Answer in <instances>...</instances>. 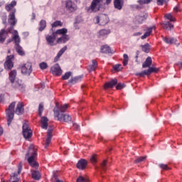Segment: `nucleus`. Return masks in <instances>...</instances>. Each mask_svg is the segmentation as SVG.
I'll list each match as a JSON object with an SVG mask.
<instances>
[{"label": "nucleus", "instance_id": "f257e3e1", "mask_svg": "<svg viewBox=\"0 0 182 182\" xmlns=\"http://www.w3.org/2000/svg\"><path fill=\"white\" fill-rule=\"evenodd\" d=\"M55 107L56 108H54L53 112L58 122H65V123L72 122V117L68 114H65V112H66L68 107H69L68 105L65 104L59 107V105L57 103Z\"/></svg>", "mask_w": 182, "mask_h": 182}, {"label": "nucleus", "instance_id": "f03ea898", "mask_svg": "<svg viewBox=\"0 0 182 182\" xmlns=\"http://www.w3.org/2000/svg\"><path fill=\"white\" fill-rule=\"evenodd\" d=\"M28 156H30L27 159L28 164H30V166L34 168H38V167H39V164L35 161V159H36L38 154L36 153V149H35L34 145L31 144L29 146L28 151L26 154V157H28Z\"/></svg>", "mask_w": 182, "mask_h": 182}, {"label": "nucleus", "instance_id": "7ed1b4c3", "mask_svg": "<svg viewBox=\"0 0 182 182\" xmlns=\"http://www.w3.org/2000/svg\"><path fill=\"white\" fill-rule=\"evenodd\" d=\"M102 5L103 4L100 0H92L90 6L85 8V11H87L88 14H92L93 12H99Z\"/></svg>", "mask_w": 182, "mask_h": 182}, {"label": "nucleus", "instance_id": "20e7f679", "mask_svg": "<svg viewBox=\"0 0 182 182\" xmlns=\"http://www.w3.org/2000/svg\"><path fill=\"white\" fill-rule=\"evenodd\" d=\"M15 105H16V102H11L9 105L8 109H6L8 126H11V123H12V120H14V116L15 113Z\"/></svg>", "mask_w": 182, "mask_h": 182}, {"label": "nucleus", "instance_id": "39448f33", "mask_svg": "<svg viewBox=\"0 0 182 182\" xmlns=\"http://www.w3.org/2000/svg\"><path fill=\"white\" fill-rule=\"evenodd\" d=\"M109 16L106 14H100L94 18L95 23L100 26H105L109 23Z\"/></svg>", "mask_w": 182, "mask_h": 182}, {"label": "nucleus", "instance_id": "423d86ee", "mask_svg": "<svg viewBox=\"0 0 182 182\" xmlns=\"http://www.w3.org/2000/svg\"><path fill=\"white\" fill-rule=\"evenodd\" d=\"M21 73L25 76H31V73H32V63L26 62L24 63L21 68Z\"/></svg>", "mask_w": 182, "mask_h": 182}, {"label": "nucleus", "instance_id": "0eeeda50", "mask_svg": "<svg viewBox=\"0 0 182 182\" xmlns=\"http://www.w3.org/2000/svg\"><path fill=\"white\" fill-rule=\"evenodd\" d=\"M21 171H22V162H20L18 167V173H13L11 175L9 182H19V180H21V178H19V174H21Z\"/></svg>", "mask_w": 182, "mask_h": 182}, {"label": "nucleus", "instance_id": "6e6552de", "mask_svg": "<svg viewBox=\"0 0 182 182\" xmlns=\"http://www.w3.org/2000/svg\"><path fill=\"white\" fill-rule=\"evenodd\" d=\"M11 83H12L11 86L12 87H14V89H16L17 90H21V92L25 91V87H26V86L23 83V81H22L21 80L14 81V82H11Z\"/></svg>", "mask_w": 182, "mask_h": 182}, {"label": "nucleus", "instance_id": "1a4fd4ad", "mask_svg": "<svg viewBox=\"0 0 182 182\" xmlns=\"http://www.w3.org/2000/svg\"><path fill=\"white\" fill-rule=\"evenodd\" d=\"M23 136L24 139H31L32 137V130L29 129V125L24 123L22 127Z\"/></svg>", "mask_w": 182, "mask_h": 182}, {"label": "nucleus", "instance_id": "9d476101", "mask_svg": "<svg viewBox=\"0 0 182 182\" xmlns=\"http://www.w3.org/2000/svg\"><path fill=\"white\" fill-rule=\"evenodd\" d=\"M14 55H8L6 57V60L4 63V68L6 70H11L12 68H14V62H12V59H14Z\"/></svg>", "mask_w": 182, "mask_h": 182}, {"label": "nucleus", "instance_id": "9b49d317", "mask_svg": "<svg viewBox=\"0 0 182 182\" xmlns=\"http://www.w3.org/2000/svg\"><path fill=\"white\" fill-rule=\"evenodd\" d=\"M65 8L68 12H75L77 9L76 4L75 2L70 1V0H67L65 2Z\"/></svg>", "mask_w": 182, "mask_h": 182}, {"label": "nucleus", "instance_id": "f8f14e48", "mask_svg": "<svg viewBox=\"0 0 182 182\" xmlns=\"http://www.w3.org/2000/svg\"><path fill=\"white\" fill-rule=\"evenodd\" d=\"M53 132V128L49 127L47 132V137L46 139L45 149H48V147H49V144H50V142L52 141V137L53 136L52 134Z\"/></svg>", "mask_w": 182, "mask_h": 182}, {"label": "nucleus", "instance_id": "ddd939ff", "mask_svg": "<svg viewBox=\"0 0 182 182\" xmlns=\"http://www.w3.org/2000/svg\"><path fill=\"white\" fill-rule=\"evenodd\" d=\"M58 39V37L55 35V33L53 32L52 36L47 35L46 37V40L47 41L48 45L50 46H55V41Z\"/></svg>", "mask_w": 182, "mask_h": 182}, {"label": "nucleus", "instance_id": "4468645a", "mask_svg": "<svg viewBox=\"0 0 182 182\" xmlns=\"http://www.w3.org/2000/svg\"><path fill=\"white\" fill-rule=\"evenodd\" d=\"M50 70L53 75H55V76H60V75H62V69L60 68V65L58 63L51 67Z\"/></svg>", "mask_w": 182, "mask_h": 182}, {"label": "nucleus", "instance_id": "2eb2a0df", "mask_svg": "<svg viewBox=\"0 0 182 182\" xmlns=\"http://www.w3.org/2000/svg\"><path fill=\"white\" fill-rule=\"evenodd\" d=\"M16 10H12L11 13L9 15L8 22L11 25V26H15L16 25V18H15V13Z\"/></svg>", "mask_w": 182, "mask_h": 182}, {"label": "nucleus", "instance_id": "dca6fc26", "mask_svg": "<svg viewBox=\"0 0 182 182\" xmlns=\"http://www.w3.org/2000/svg\"><path fill=\"white\" fill-rule=\"evenodd\" d=\"M149 18V14L142 13L135 17V19L138 23H143Z\"/></svg>", "mask_w": 182, "mask_h": 182}, {"label": "nucleus", "instance_id": "f3484780", "mask_svg": "<svg viewBox=\"0 0 182 182\" xmlns=\"http://www.w3.org/2000/svg\"><path fill=\"white\" fill-rule=\"evenodd\" d=\"M24 112L25 109H23V102H18L15 110V114L20 116L21 114H23Z\"/></svg>", "mask_w": 182, "mask_h": 182}, {"label": "nucleus", "instance_id": "a211bd4d", "mask_svg": "<svg viewBox=\"0 0 182 182\" xmlns=\"http://www.w3.org/2000/svg\"><path fill=\"white\" fill-rule=\"evenodd\" d=\"M87 166V161L86 159H81L77 164V168L79 170H85Z\"/></svg>", "mask_w": 182, "mask_h": 182}, {"label": "nucleus", "instance_id": "6ab92c4d", "mask_svg": "<svg viewBox=\"0 0 182 182\" xmlns=\"http://www.w3.org/2000/svg\"><path fill=\"white\" fill-rule=\"evenodd\" d=\"M117 85V79L114 78V80L106 82L104 89H112V87H114Z\"/></svg>", "mask_w": 182, "mask_h": 182}, {"label": "nucleus", "instance_id": "aec40b11", "mask_svg": "<svg viewBox=\"0 0 182 182\" xmlns=\"http://www.w3.org/2000/svg\"><path fill=\"white\" fill-rule=\"evenodd\" d=\"M8 31L5 29H1L0 31V43H4L5 42V39H6V36H8Z\"/></svg>", "mask_w": 182, "mask_h": 182}, {"label": "nucleus", "instance_id": "412c9836", "mask_svg": "<svg viewBox=\"0 0 182 182\" xmlns=\"http://www.w3.org/2000/svg\"><path fill=\"white\" fill-rule=\"evenodd\" d=\"M123 4L124 1L123 0H114V6L115 9H118V11H122L123 8Z\"/></svg>", "mask_w": 182, "mask_h": 182}, {"label": "nucleus", "instance_id": "4be33fe9", "mask_svg": "<svg viewBox=\"0 0 182 182\" xmlns=\"http://www.w3.org/2000/svg\"><path fill=\"white\" fill-rule=\"evenodd\" d=\"M69 39H70V38L69 37L68 35H64L62 36L61 37L58 38L56 41L57 43H66V42H68V41H69Z\"/></svg>", "mask_w": 182, "mask_h": 182}, {"label": "nucleus", "instance_id": "5701e85b", "mask_svg": "<svg viewBox=\"0 0 182 182\" xmlns=\"http://www.w3.org/2000/svg\"><path fill=\"white\" fill-rule=\"evenodd\" d=\"M13 41L15 42V46H18L21 43V38H19V34H18V31L16 30H14Z\"/></svg>", "mask_w": 182, "mask_h": 182}, {"label": "nucleus", "instance_id": "b1692460", "mask_svg": "<svg viewBox=\"0 0 182 182\" xmlns=\"http://www.w3.org/2000/svg\"><path fill=\"white\" fill-rule=\"evenodd\" d=\"M31 177L33 180H41V172L36 170H31Z\"/></svg>", "mask_w": 182, "mask_h": 182}, {"label": "nucleus", "instance_id": "393cba45", "mask_svg": "<svg viewBox=\"0 0 182 182\" xmlns=\"http://www.w3.org/2000/svg\"><path fill=\"white\" fill-rule=\"evenodd\" d=\"M153 63V60H151V57H147L145 62L142 64V68L146 69V68H150L151 64Z\"/></svg>", "mask_w": 182, "mask_h": 182}, {"label": "nucleus", "instance_id": "a878e982", "mask_svg": "<svg viewBox=\"0 0 182 182\" xmlns=\"http://www.w3.org/2000/svg\"><path fill=\"white\" fill-rule=\"evenodd\" d=\"M163 41L167 43L168 45H173V43H176L177 42V39L174 38H168V37H163Z\"/></svg>", "mask_w": 182, "mask_h": 182}, {"label": "nucleus", "instance_id": "bb28decb", "mask_svg": "<svg viewBox=\"0 0 182 182\" xmlns=\"http://www.w3.org/2000/svg\"><path fill=\"white\" fill-rule=\"evenodd\" d=\"M97 68V61H96V60H92V65H90L87 66V70H89V72H93L96 70Z\"/></svg>", "mask_w": 182, "mask_h": 182}, {"label": "nucleus", "instance_id": "cd10ccee", "mask_svg": "<svg viewBox=\"0 0 182 182\" xmlns=\"http://www.w3.org/2000/svg\"><path fill=\"white\" fill-rule=\"evenodd\" d=\"M53 33L55 34V36L58 38V36H59V35H61L62 36H63L64 35H68L66 33H68V29L67 28H61V29H58L56 31L53 32Z\"/></svg>", "mask_w": 182, "mask_h": 182}, {"label": "nucleus", "instance_id": "c85d7f7f", "mask_svg": "<svg viewBox=\"0 0 182 182\" xmlns=\"http://www.w3.org/2000/svg\"><path fill=\"white\" fill-rule=\"evenodd\" d=\"M162 28L166 29V31H171V29L174 28V26L171 24L170 21H166L161 24Z\"/></svg>", "mask_w": 182, "mask_h": 182}, {"label": "nucleus", "instance_id": "c756f323", "mask_svg": "<svg viewBox=\"0 0 182 182\" xmlns=\"http://www.w3.org/2000/svg\"><path fill=\"white\" fill-rule=\"evenodd\" d=\"M16 78V70H13L9 73V79L11 83H14L15 82V79Z\"/></svg>", "mask_w": 182, "mask_h": 182}, {"label": "nucleus", "instance_id": "7c9ffc66", "mask_svg": "<svg viewBox=\"0 0 182 182\" xmlns=\"http://www.w3.org/2000/svg\"><path fill=\"white\" fill-rule=\"evenodd\" d=\"M68 50V46H64L63 48L60 49V50L58 53L57 56L55 57L54 62H56L59 58H60V56H62L63 55V53H65V52H66V50Z\"/></svg>", "mask_w": 182, "mask_h": 182}, {"label": "nucleus", "instance_id": "2f4dec72", "mask_svg": "<svg viewBox=\"0 0 182 182\" xmlns=\"http://www.w3.org/2000/svg\"><path fill=\"white\" fill-rule=\"evenodd\" d=\"M48 119L46 117H41V127L43 129H45V130H46V129H48Z\"/></svg>", "mask_w": 182, "mask_h": 182}, {"label": "nucleus", "instance_id": "473e14b6", "mask_svg": "<svg viewBox=\"0 0 182 182\" xmlns=\"http://www.w3.org/2000/svg\"><path fill=\"white\" fill-rule=\"evenodd\" d=\"M15 48L17 53H18L20 56H25V51H23V49L20 45L16 46Z\"/></svg>", "mask_w": 182, "mask_h": 182}, {"label": "nucleus", "instance_id": "72a5a7b5", "mask_svg": "<svg viewBox=\"0 0 182 182\" xmlns=\"http://www.w3.org/2000/svg\"><path fill=\"white\" fill-rule=\"evenodd\" d=\"M101 52L102 53H112V49L109 46H104L101 48Z\"/></svg>", "mask_w": 182, "mask_h": 182}, {"label": "nucleus", "instance_id": "f704fd0d", "mask_svg": "<svg viewBox=\"0 0 182 182\" xmlns=\"http://www.w3.org/2000/svg\"><path fill=\"white\" fill-rule=\"evenodd\" d=\"M40 27L38 28V31L40 32H42L46 28V21L45 20H41L39 23Z\"/></svg>", "mask_w": 182, "mask_h": 182}, {"label": "nucleus", "instance_id": "c9c22d12", "mask_svg": "<svg viewBox=\"0 0 182 182\" xmlns=\"http://www.w3.org/2000/svg\"><path fill=\"white\" fill-rule=\"evenodd\" d=\"M147 74L151 75V73H157L159 72V69L154 67H149L148 70H146Z\"/></svg>", "mask_w": 182, "mask_h": 182}, {"label": "nucleus", "instance_id": "e433bc0d", "mask_svg": "<svg viewBox=\"0 0 182 182\" xmlns=\"http://www.w3.org/2000/svg\"><path fill=\"white\" fill-rule=\"evenodd\" d=\"M142 48L143 52H145V53H149L150 52V44L146 43L144 46H141Z\"/></svg>", "mask_w": 182, "mask_h": 182}, {"label": "nucleus", "instance_id": "4c0bfd02", "mask_svg": "<svg viewBox=\"0 0 182 182\" xmlns=\"http://www.w3.org/2000/svg\"><path fill=\"white\" fill-rule=\"evenodd\" d=\"M100 166H101V170H102V171H106L107 170V160L105 159L102 161V163H101Z\"/></svg>", "mask_w": 182, "mask_h": 182}, {"label": "nucleus", "instance_id": "58836bf2", "mask_svg": "<svg viewBox=\"0 0 182 182\" xmlns=\"http://www.w3.org/2000/svg\"><path fill=\"white\" fill-rule=\"evenodd\" d=\"M151 32H153V28H148V32H146L144 35L141 37V39H146V38H149V36L151 35Z\"/></svg>", "mask_w": 182, "mask_h": 182}, {"label": "nucleus", "instance_id": "ea45409f", "mask_svg": "<svg viewBox=\"0 0 182 182\" xmlns=\"http://www.w3.org/2000/svg\"><path fill=\"white\" fill-rule=\"evenodd\" d=\"M80 79H82V77H75L71 78L68 82L69 83H71L72 85H75V83H77V82H79V80H80Z\"/></svg>", "mask_w": 182, "mask_h": 182}, {"label": "nucleus", "instance_id": "a19ab883", "mask_svg": "<svg viewBox=\"0 0 182 182\" xmlns=\"http://www.w3.org/2000/svg\"><path fill=\"white\" fill-rule=\"evenodd\" d=\"M110 33V30L102 29L99 31L100 36H106Z\"/></svg>", "mask_w": 182, "mask_h": 182}, {"label": "nucleus", "instance_id": "79ce46f5", "mask_svg": "<svg viewBox=\"0 0 182 182\" xmlns=\"http://www.w3.org/2000/svg\"><path fill=\"white\" fill-rule=\"evenodd\" d=\"M90 162L92 164H96V163H97V155L96 154H92L90 157Z\"/></svg>", "mask_w": 182, "mask_h": 182}, {"label": "nucleus", "instance_id": "37998d69", "mask_svg": "<svg viewBox=\"0 0 182 182\" xmlns=\"http://www.w3.org/2000/svg\"><path fill=\"white\" fill-rule=\"evenodd\" d=\"M63 23L60 21H55L54 23L51 24L52 28H58V26H63Z\"/></svg>", "mask_w": 182, "mask_h": 182}, {"label": "nucleus", "instance_id": "c03bdc74", "mask_svg": "<svg viewBox=\"0 0 182 182\" xmlns=\"http://www.w3.org/2000/svg\"><path fill=\"white\" fill-rule=\"evenodd\" d=\"M165 18L171 22H176V18L171 15V14H165Z\"/></svg>", "mask_w": 182, "mask_h": 182}, {"label": "nucleus", "instance_id": "a18cd8bd", "mask_svg": "<svg viewBox=\"0 0 182 182\" xmlns=\"http://www.w3.org/2000/svg\"><path fill=\"white\" fill-rule=\"evenodd\" d=\"M123 58H124L123 65L124 66H127L129 63V55L127 54H124Z\"/></svg>", "mask_w": 182, "mask_h": 182}, {"label": "nucleus", "instance_id": "49530a36", "mask_svg": "<svg viewBox=\"0 0 182 182\" xmlns=\"http://www.w3.org/2000/svg\"><path fill=\"white\" fill-rule=\"evenodd\" d=\"M70 76H72V73L67 72L65 73L64 75L62 76V79H63V80H68V79H69V77H70Z\"/></svg>", "mask_w": 182, "mask_h": 182}, {"label": "nucleus", "instance_id": "de8ad7c7", "mask_svg": "<svg viewBox=\"0 0 182 182\" xmlns=\"http://www.w3.org/2000/svg\"><path fill=\"white\" fill-rule=\"evenodd\" d=\"M76 182H89V179L87 178H85V177L80 176L77 178Z\"/></svg>", "mask_w": 182, "mask_h": 182}, {"label": "nucleus", "instance_id": "09e8293b", "mask_svg": "<svg viewBox=\"0 0 182 182\" xmlns=\"http://www.w3.org/2000/svg\"><path fill=\"white\" fill-rule=\"evenodd\" d=\"M114 70H116L117 72H120L122 69H123V67L122 66V64H117L113 66Z\"/></svg>", "mask_w": 182, "mask_h": 182}, {"label": "nucleus", "instance_id": "8fccbe9b", "mask_svg": "<svg viewBox=\"0 0 182 182\" xmlns=\"http://www.w3.org/2000/svg\"><path fill=\"white\" fill-rule=\"evenodd\" d=\"M43 112V103H40L38 106V116H42V113Z\"/></svg>", "mask_w": 182, "mask_h": 182}, {"label": "nucleus", "instance_id": "3c124183", "mask_svg": "<svg viewBox=\"0 0 182 182\" xmlns=\"http://www.w3.org/2000/svg\"><path fill=\"white\" fill-rule=\"evenodd\" d=\"M146 75L147 76H149V74H147V70H145L144 71H143L141 73H136V76H140L141 77H143L146 76Z\"/></svg>", "mask_w": 182, "mask_h": 182}, {"label": "nucleus", "instance_id": "603ef678", "mask_svg": "<svg viewBox=\"0 0 182 182\" xmlns=\"http://www.w3.org/2000/svg\"><path fill=\"white\" fill-rule=\"evenodd\" d=\"M159 167H160V168H161L162 170H170V168L167 164H160L159 165Z\"/></svg>", "mask_w": 182, "mask_h": 182}, {"label": "nucleus", "instance_id": "864d4df0", "mask_svg": "<svg viewBox=\"0 0 182 182\" xmlns=\"http://www.w3.org/2000/svg\"><path fill=\"white\" fill-rule=\"evenodd\" d=\"M153 0H138L139 5H144L146 4H150Z\"/></svg>", "mask_w": 182, "mask_h": 182}, {"label": "nucleus", "instance_id": "5fc2aeb1", "mask_svg": "<svg viewBox=\"0 0 182 182\" xmlns=\"http://www.w3.org/2000/svg\"><path fill=\"white\" fill-rule=\"evenodd\" d=\"M144 160H146V156H140L135 160L134 163H141V161H144Z\"/></svg>", "mask_w": 182, "mask_h": 182}, {"label": "nucleus", "instance_id": "6e6d98bb", "mask_svg": "<svg viewBox=\"0 0 182 182\" xmlns=\"http://www.w3.org/2000/svg\"><path fill=\"white\" fill-rule=\"evenodd\" d=\"M39 66L42 70H45V69L48 68V64L45 62H43L39 64Z\"/></svg>", "mask_w": 182, "mask_h": 182}, {"label": "nucleus", "instance_id": "4d7b16f0", "mask_svg": "<svg viewBox=\"0 0 182 182\" xmlns=\"http://www.w3.org/2000/svg\"><path fill=\"white\" fill-rule=\"evenodd\" d=\"M170 0H156V4L157 5H161L162 6L164 4H167Z\"/></svg>", "mask_w": 182, "mask_h": 182}, {"label": "nucleus", "instance_id": "13d9d810", "mask_svg": "<svg viewBox=\"0 0 182 182\" xmlns=\"http://www.w3.org/2000/svg\"><path fill=\"white\" fill-rule=\"evenodd\" d=\"M125 86H126V85H124L123 83H119L116 86V89H117V90H122V89H123V87H124Z\"/></svg>", "mask_w": 182, "mask_h": 182}, {"label": "nucleus", "instance_id": "bf43d9fd", "mask_svg": "<svg viewBox=\"0 0 182 182\" xmlns=\"http://www.w3.org/2000/svg\"><path fill=\"white\" fill-rule=\"evenodd\" d=\"M102 5H109L112 4V0H100Z\"/></svg>", "mask_w": 182, "mask_h": 182}, {"label": "nucleus", "instance_id": "052dcab7", "mask_svg": "<svg viewBox=\"0 0 182 182\" xmlns=\"http://www.w3.org/2000/svg\"><path fill=\"white\" fill-rule=\"evenodd\" d=\"M73 127L74 129V130L75 131H78V130H80V126H79L76 123H73Z\"/></svg>", "mask_w": 182, "mask_h": 182}, {"label": "nucleus", "instance_id": "680f3d73", "mask_svg": "<svg viewBox=\"0 0 182 182\" xmlns=\"http://www.w3.org/2000/svg\"><path fill=\"white\" fill-rule=\"evenodd\" d=\"M13 9L12 6H11L10 4H6L5 6V9L6 11H7V12H9V11H11Z\"/></svg>", "mask_w": 182, "mask_h": 182}, {"label": "nucleus", "instance_id": "e2e57ef3", "mask_svg": "<svg viewBox=\"0 0 182 182\" xmlns=\"http://www.w3.org/2000/svg\"><path fill=\"white\" fill-rule=\"evenodd\" d=\"M173 12H175L176 14H177V12H180V6H176V7H174Z\"/></svg>", "mask_w": 182, "mask_h": 182}, {"label": "nucleus", "instance_id": "0e129e2a", "mask_svg": "<svg viewBox=\"0 0 182 182\" xmlns=\"http://www.w3.org/2000/svg\"><path fill=\"white\" fill-rule=\"evenodd\" d=\"M9 5H10V6H11V7H14V6H16V1H12L11 2V4H9Z\"/></svg>", "mask_w": 182, "mask_h": 182}, {"label": "nucleus", "instance_id": "69168bd1", "mask_svg": "<svg viewBox=\"0 0 182 182\" xmlns=\"http://www.w3.org/2000/svg\"><path fill=\"white\" fill-rule=\"evenodd\" d=\"M4 100H5V95L1 94L0 95V102H4Z\"/></svg>", "mask_w": 182, "mask_h": 182}, {"label": "nucleus", "instance_id": "338daca9", "mask_svg": "<svg viewBox=\"0 0 182 182\" xmlns=\"http://www.w3.org/2000/svg\"><path fill=\"white\" fill-rule=\"evenodd\" d=\"M13 41H14V38H9V39L7 40V43H6L8 45V44L11 43V42H13Z\"/></svg>", "mask_w": 182, "mask_h": 182}, {"label": "nucleus", "instance_id": "774afa93", "mask_svg": "<svg viewBox=\"0 0 182 182\" xmlns=\"http://www.w3.org/2000/svg\"><path fill=\"white\" fill-rule=\"evenodd\" d=\"M40 86H41V89H45V82H41L40 84Z\"/></svg>", "mask_w": 182, "mask_h": 182}]
</instances>
